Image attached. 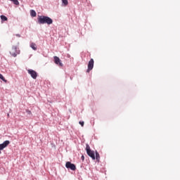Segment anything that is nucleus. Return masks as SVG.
Segmentation results:
<instances>
[{
  "label": "nucleus",
  "mask_w": 180,
  "mask_h": 180,
  "mask_svg": "<svg viewBox=\"0 0 180 180\" xmlns=\"http://www.w3.org/2000/svg\"><path fill=\"white\" fill-rule=\"evenodd\" d=\"M86 151L89 157H91L92 160H95V151L91 150L89 145L86 146Z\"/></svg>",
  "instance_id": "7ed1b4c3"
},
{
  "label": "nucleus",
  "mask_w": 180,
  "mask_h": 180,
  "mask_svg": "<svg viewBox=\"0 0 180 180\" xmlns=\"http://www.w3.org/2000/svg\"><path fill=\"white\" fill-rule=\"evenodd\" d=\"M30 15L32 18H36V15H37L36 13V11L34 10H31L30 11Z\"/></svg>",
  "instance_id": "1a4fd4ad"
},
{
  "label": "nucleus",
  "mask_w": 180,
  "mask_h": 180,
  "mask_svg": "<svg viewBox=\"0 0 180 180\" xmlns=\"http://www.w3.org/2000/svg\"><path fill=\"white\" fill-rule=\"evenodd\" d=\"M82 161H84V160H85V156H84V155H82Z\"/></svg>",
  "instance_id": "a211bd4d"
},
{
  "label": "nucleus",
  "mask_w": 180,
  "mask_h": 180,
  "mask_svg": "<svg viewBox=\"0 0 180 180\" xmlns=\"http://www.w3.org/2000/svg\"><path fill=\"white\" fill-rule=\"evenodd\" d=\"M1 152L0 151V154H1Z\"/></svg>",
  "instance_id": "6ab92c4d"
},
{
  "label": "nucleus",
  "mask_w": 180,
  "mask_h": 180,
  "mask_svg": "<svg viewBox=\"0 0 180 180\" xmlns=\"http://www.w3.org/2000/svg\"><path fill=\"white\" fill-rule=\"evenodd\" d=\"M53 60L56 65H58L59 67H64V64H63V62H61V59H60L58 56H54Z\"/></svg>",
  "instance_id": "20e7f679"
},
{
  "label": "nucleus",
  "mask_w": 180,
  "mask_h": 180,
  "mask_svg": "<svg viewBox=\"0 0 180 180\" xmlns=\"http://www.w3.org/2000/svg\"><path fill=\"white\" fill-rule=\"evenodd\" d=\"M10 54H11L13 57H16L18 54H20V50H19V47L13 46L11 50L10 51Z\"/></svg>",
  "instance_id": "f03ea898"
},
{
  "label": "nucleus",
  "mask_w": 180,
  "mask_h": 180,
  "mask_svg": "<svg viewBox=\"0 0 180 180\" xmlns=\"http://www.w3.org/2000/svg\"><path fill=\"white\" fill-rule=\"evenodd\" d=\"M0 79H2L4 82H8V80H6L5 77L1 74H0Z\"/></svg>",
  "instance_id": "2eb2a0df"
},
{
  "label": "nucleus",
  "mask_w": 180,
  "mask_h": 180,
  "mask_svg": "<svg viewBox=\"0 0 180 180\" xmlns=\"http://www.w3.org/2000/svg\"><path fill=\"white\" fill-rule=\"evenodd\" d=\"M26 112L27 115H32V111H30V110H26Z\"/></svg>",
  "instance_id": "f3484780"
},
{
  "label": "nucleus",
  "mask_w": 180,
  "mask_h": 180,
  "mask_svg": "<svg viewBox=\"0 0 180 180\" xmlns=\"http://www.w3.org/2000/svg\"><path fill=\"white\" fill-rule=\"evenodd\" d=\"M63 6H67L68 5V0H62Z\"/></svg>",
  "instance_id": "f8f14e48"
},
{
  "label": "nucleus",
  "mask_w": 180,
  "mask_h": 180,
  "mask_svg": "<svg viewBox=\"0 0 180 180\" xmlns=\"http://www.w3.org/2000/svg\"><path fill=\"white\" fill-rule=\"evenodd\" d=\"M9 144H11V141H5L3 143H1L0 144V151L4 150V148H6V147H8V146H9Z\"/></svg>",
  "instance_id": "0eeeda50"
},
{
  "label": "nucleus",
  "mask_w": 180,
  "mask_h": 180,
  "mask_svg": "<svg viewBox=\"0 0 180 180\" xmlns=\"http://www.w3.org/2000/svg\"><path fill=\"white\" fill-rule=\"evenodd\" d=\"M95 159H96L98 162H99V160H101V156L99 155V153H98V151H96Z\"/></svg>",
  "instance_id": "9d476101"
},
{
  "label": "nucleus",
  "mask_w": 180,
  "mask_h": 180,
  "mask_svg": "<svg viewBox=\"0 0 180 180\" xmlns=\"http://www.w3.org/2000/svg\"><path fill=\"white\" fill-rule=\"evenodd\" d=\"M79 123L82 126V127H84V121H80Z\"/></svg>",
  "instance_id": "dca6fc26"
},
{
  "label": "nucleus",
  "mask_w": 180,
  "mask_h": 180,
  "mask_svg": "<svg viewBox=\"0 0 180 180\" xmlns=\"http://www.w3.org/2000/svg\"><path fill=\"white\" fill-rule=\"evenodd\" d=\"M1 19L2 22H6V20H8V18L5 15H1Z\"/></svg>",
  "instance_id": "ddd939ff"
},
{
  "label": "nucleus",
  "mask_w": 180,
  "mask_h": 180,
  "mask_svg": "<svg viewBox=\"0 0 180 180\" xmlns=\"http://www.w3.org/2000/svg\"><path fill=\"white\" fill-rule=\"evenodd\" d=\"M94 60L91 58L88 63V69H87V72H89V71H92L94 68Z\"/></svg>",
  "instance_id": "6e6552de"
},
{
  "label": "nucleus",
  "mask_w": 180,
  "mask_h": 180,
  "mask_svg": "<svg viewBox=\"0 0 180 180\" xmlns=\"http://www.w3.org/2000/svg\"><path fill=\"white\" fill-rule=\"evenodd\" d=\"M27 72L28 74H30V75H31L32 78H33V79H36V78H37V72L32 70V69H29L27 70Z\"/></svg>",
  "instance_id": "423d86ee"
},
{
  "label": "nucleus",
  "mask_w": 180,
  "mask_h": 180,
  "mask_svg": "<svg viewBox=\"0 0 180 180\" xmlns=\"http://www.w3.org/2000/svg\"><path fill=\"white\" fill-rule=\"evenodd\" d=\"M38 22L40 25H44V23L51 25L53 23V20L47 16L39 15L38 17Z\"/></svg>",
  "instance_id": "f257e3e1"
},
{
  "label": "nucleus",
  "mask_w": 180,
  "mask_h": 180,
  "mask_svg": "<svg viewBox=\"0 0 180 180\" xmlns=\"http://www.w3.org/2000/svg\"><path fill=\"white\" fill-rule=\"evenodd\" d=\"M9 1L13 2V4H14V5L19 6V1H18V0H9Z\"/></svg>",
  "instance_id": "4468645a"
},
{
  "label": "nucleus",
  "mask_w": 180,
  "mask_h": 180,
  "mask_svg": "<svg viewBox=\"0 0 180 180\" xmlns=\"http://www.w3.org/2000/svg\"><path fill=\"white\" fill-rule=\"evenodd\" d=\"M66 168L71 169L72 171H75L77 169V167H75V165L71 163L70 162H67L65 164Z\"/></svg>",
  "instance_id": "39448f33"
},
{
  "label": "nucleus",
  "mask_w": 180,
  "mask_h": 180,
  "mask_svg": "<svg viewBox=\"0 0 180 180\" xmlns=\"http://www.w3.org/2000/svg\"><path fill=\"white\" fill-rule=\"evenodd\" d=\"M30 47L32 49V50H34V51L37 50V46H36V44L34 43H32L30 44Z\"/></svg>",
  "instance_id": "9b49d317"
}]
</instances>
